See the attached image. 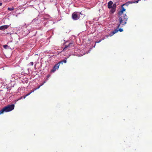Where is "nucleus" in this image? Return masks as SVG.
<instances>
[{
	"instance_id": "f257e3e1",
	"label": "nucleus",
	"mask_w": 152,
	"mask_h": 152,
	"mask_svg": "<svg viewBox=\"0 0 152 152\" xmlns=\"http://www.w3.org/2000/svg\"><path fill=\"white\" fill-rule=\"evenodd\" d=\"M31 29V27L28 24H25L22 27H19L17 28V33L18 34L19 36H25L27 35Z\"/></svg>"
},
{
	"instance_id": "f03ea898",
	"label": "nucleus",
	"mask_w": 152,
	"mask_h": 152,
	"mask_svg": "<svg viewBox=\"0 0 152 152\" xmlns=\"http://www.w3.org/2000/svg\"><path fill=\"white\" fill-rule=\"evenodd\" d=\"M40 16L34 19L32 22L28 24L31 28H35L37 29H42V25H41L40 23L42 22V20L40 19Z\"/></svg>"
},
{
	"instance_id": "7ed1b4c3",
	"label": "nucleus",
	"mask_w": 152,
	"mask_h": 152,
	"mask_svg": "<svg viewBox=\"0 0 152 152\" xmlns=\"http://www.w3.org/2000/svg\"><path fill=\"white\" fill-rule=\"evenodd\" d=\"M118 18L119 22L117 24L118 28H119L121 25L125 26L126 23L128 19V17L125 14H124L122 15H119Z\"/></svg>"
},
{
	"instance_id": "20e7f679",
	"label": "nucleus",
	"mask_w": 152,
	"mask_h": 152,
	"mask_svg": "<svg viewBox=\"0 0 152 152\" xmlns=\"http://www.w3.org/2000/svg\"><path fill=\"white\" fill-rule=\"evenodd\" d=\"M50 18V16L48 15H42L41 16V18L40 19L42 20V27L48 26H46V25L48 23V21H47L46 22H45V20H48Z\"/></svg>"
},
{
	"instance_id": "39448f33",
	"label": "nucleus",
	"mask_w": 152,
	"mask_h": 152,
	"mask_svg": "<svg viewBox=\"0 0 152 152\" xmlns=\"http://www.w3.org/2000/svg\"><path fill=\"white\" fill-rule=\"evenodd\" d=\"M15 107V105L14 104L11 105H9L7 106L4 107V109L5 110V112H10L13 110Z\"/></svg>"
},
{
	"instance_id": "423d86ee",
	"label": "nucleus",
	"mask_w": 152,
	"mask_h": 152,
	"mask_svg": "<svg viewBox=\"0 0 152 152\" xmlns=\"http://www.w3.org/2000/svg\"><path fill=\"white\" fill-rule=\"evenodd\" d=\"M77 14V12H75L72 14V18L74 20H77L80 18L79 16Z\"/></svg>"
},
{
	"instance_id": "0eeeda50",
	"label": "nucleus",
	"mask_w": 152,
	"mask_h": 152,
	"mask_svg": "<svg viewBox=\"0 0 152 152\" xmlns=\"http://www.w3.org/2000/svg\"><path fill=\"white\" fill-rule=\"evenodd\" d=\"M116 7V4H113L112 6V8H110L111 9L110 10V13L112 14L115 11Z\"/></svg>"
},
{
	"instance_id": "6e6552de",
	"label": "nucleus",
	"mask_w": 152,
	"mask_h": 152,
	"mask_svg": "<svg viewBox=\"0 0 152 152\" xmlns=\"http://www.w3.org/2000/svg\"><path fill=\"white\" fill-rule=\"evenodd\" d=\"M60 64L57 63L56 64L53 66V69L51 70V72H54L56 70H58Z\"/></svg>"
},
{
	"instance_id": "1a4fd4ad",
	"label": "nucleus",
	"mask_w": 152,
	"mask_h": 152,
	"mask_svg": "<svg viewBox=\"0 0 152 152\" xmlns=\"http://www.w3.org/2000/svg\"><path fill=\"white\" fill-rule=\"evenodd\" d=\"M118 28H117V29H115L113 31H111L109 35H106V37L107 38L110 36L111 37L113 35L118 31Z\"/></svg>"
},
{
	"instance_id": "9d476101",
	"label": "nucleus",
	"mask_w": 152,
	"mask_h": 152,
	"mask_svg": "<svg viewBox=\"0 0 152 152\" xmlns=\"http://www.w3.org/2000/svg\"><path fill=\"white\" fill-rule=\"evenodd\" d=\"M121 10L118 12V15H123V12L124 11H126V9L124 7L121 6Z\"/></svg>"
},
{
	"instance_id": "9b49d317",
	"label": "nucleus",
	"mask_w": 152,
	"mask_h": 152,
	"mask_svg": "<svg viewBox=\"0 0 152 152\" xmlns=\"http://www.w3.org/2000/svg\"><path fill=\"white\" fill-rule=\"evenodd\" d=\"M9 27V25H4L0 26V30H4L7 29Z\"/></svg>"
},
{
	"instance_id": "f8f14e48",
	"label": "nucleus",
	"mask_w": 152,
	"mask_h": 152,
	"mask_svg": "<svg viewBox=\"0 0 152 152\" xmlns=\"http://www.w3.org/2000/svg\"><path fill=\"white\" fill-rule=\"evenodd\" d=\"M113 4V2L112 1H110L108 3L107 7L109 9H110L112 7V5Z\"/></svg>"
},
{
	"instance_id": "ddd939ff",
	"label": "nucleus",
	"mask_w": 152,
	"mask_h": 152,
	"mask_svg": "<svg viewBox=\"0 0 152 152\" xmlns=\"http://www.w3.org/2000/svg\"><path fill=\"white\" fill-rule=\"evenodd\" d=\"M73 44L72 43H70L68 45H66L65 46L64 48L63 51L64 50H66V49L67 48H68L70 47H72L73 46Z\"/></svg>"
},
{
	"instance_id": "4468645a",
	"label": "nucleus",
	"mask_w": 152,
	"mask_h": 152,
	"mask_svg": "<svg viewBox=\"0 0 152 152\" xmlns=\"http://www.w3.org/2000/svg\"><path fill=\"white\" fill-rule=\"evenodd\" d=\"M129 3H131V4H132V2H126V3H124V4H123L121 6H123V7L124 6H127L129 4Z\"/></svg>"
},
{
	"instance_id": "2eb2a0df",
	"label": "nucleus",
	"mask_w": 152,
	"mask_h": 152,
	"mask_svg": "<svg viewBox=\"0 0 152 152\" xmlns=\"http://www.w3.org/2000/svg\"><path fill=\"white\" fill-rule=\"evenodd\" d=\"M4 112H5V110L4 107L3 109L0 110V115L3 113Z\"/></svg>"
},
{
	"instance_id": "dca6fc26",
	"label": "nucleus",
	"mask_w": 152,
	"mask_h": 152,
	"mask_svg": "<svg viewBox=\"0 0 152 152\" xmlns=\"http://www.w3.org/2000/svg\"><path fill=\"white\" fill-rule=\"evenodd\" d=\"M105 38V37H104L102 39H100L99 41L96 42L95 44L96 43H99L102 40H104Z\"/></svg>"
},
{
	"instance_id": "f3484780",
	"label": "nucleus",
	"mask_w": 152,
	"mask_h": 152,
	"mask_svg": "<svg viewBox=\"0 0 152 152\" xmlns=\"http://www.w3.org/2000/svg\"><path fill=\"white\" fill-rule=\"evenodd\" d=\"M12 78H14V79H17V75H12Z\"/></svg>"
},
{
	"instance_id": "a211bd4d",
	"label": "nucleus",
	"mask_w": 152,
	"mask_h": 152,
	"mask_svg": "<svg viewBox=\"0 0 152 152\" xmlns=\"http://www.w3.org/2000/svg\"><path fill=\"white\" fill-rule=\"evenodd\" d=\"M14 8L12 7V8H10V7H8V10H9V11H12V10H14Z\"/></svg>"
},
{
	"instance_id": "6ab92c4d",
	"label": "nucleus",
	"mask_w": 152,
	"mask_h": 152,
	"mask_svg": "<svg viewBox=\"0 0 152 152\" xmlns=\"http://www.w3.org/2000/svg\"><path fill=\"white\" fill-rule=\"evenodd\" d=\"M8 47L9 46L7 45H3V48L5 49H7Z\"/></svg>"
},
{
	"instance_id": "aec40b11",
	"label": "nucleus",
	"mask_w": 152,
	"mask_h": 152,
	"mask_svg": "<svg viewBox=\"0 0 152 152\" xmlns=\"http://www.w3.org/2000/svg\"><path fill=\"white\" fill-rule=\"evenodd\" d=\"M26 97V96H22L19 99L20 100L22 99H25Z\"/></svg>"
},
{
	"instance_id": "412c9836",
	"label": "nucleus",
	"mask_w": 152,
	"mask_h": 152,
	"mask_svg": "<svg viewBox=\"0 0 152 152\" xmlns=\"http://www.w3.org/2000/svg\"><path fill=\"white\" fill-rule=\"evenodd\" d=\"M66 59L67 58H66L64 60H62L63 62L65 63H66Z\"/></svg>"
},
{
	"instance_id": "4be33fe9",
	"label": "nucleus",
	"mask_w": 152,
	"mask_h": 152,
	"mask_svg": "<svg viewBox=\"0 0 152 152\" xmlns=\"http://www.w3.org/2000/svg\"><path fill=\"white\" fill-rule=\"evenodd\" d=\"M118 31H119L120 32H121L123 31V29L122 28H119L118 29Z\"/></svg>"
},
{
	"instance_id": "5701e85b",
	"label": "nucleus",
	"mask_w": 152,
	"mask_h": 152,
	"mask_svg": "<svg viewBox=\"0 0 152 152\" xmlns=\"http://www.w3.org/2000/svg\"><path fill=\"white\" fill-rule=\"evenodd\" d=\"M63 62L62 61H60L58 63V64H63Z\"/></svg>"
},
{
	"instance_id": "b1692460",
	"label": "nucleus",
	"mask_w": 152,
	"mask_h": 152,
	"mask_svg": "<svg viewBox=\"0 0 152 152\" xmlns=\"http://www.w3.org/2000/svg\"><path fill=\"white\" fill-rule=\"evenodd\" d=\"M33 64H34V63L33 62H31L29 64L30 65H31V66H33Z\"/></svg>"
},
{
	"instance_id": "393cba45",
	"label": "nucleus",
	"mask_w": 152,
	"mask_h": 152,
	"mask_svg": "<svg viewBox=\"0 0 152 152\" xmlns=\"http://www.w3.org/2000/svg\"><path fill=\"white\" fill-rule=\"evenodd\" d=\"M40 86L39 85V86L37 88H35V90H36L39 88L40 87Z\"/></svg>"
},
{
	"instance_id": "a878e982",
	"label": "nucleus",
	"mask_w": 152,
	"mask_h": 152,
	"mask_svg": "<svg viewBox=\"0 0 152 152\" xmlns=\"http://www.w3.org/2000/svg\"><path fill=\"white\" fill-rule=\"evenodd\" d=\"M31 92H30L29 93H28V94H26L25 96L26 97L27 96H28L29 95L31 94Z\"/></svg>"
},
{
	"instance_id": "bb28decb",
	"label": "nucleus",
	"mask_w": 152,
	"mask_h": 152,
	"mask_svg": "<svg viewBox=\"0 0 152 152\" xmlns=\"http://www.w3.org/2000/svg\"><path fill=\"white\" fill-rule=\"evenodd\" d=\"M20 100V99H17V100H15V103H16V102L17 101H18V100Z\"/></svg>"
},
{
	"instance_id": "cd10ccee",
	"label": "nucleus",
	"mask_w": 152,
	"mask_h": 152,
	"mask_svg": "<svg viewBox=\"0 0 152 152\" xmlns=\"http://www.w3.org/2000/svg\"><path fill=\"white\" fill-rule=\"evenodd\" d=\"M35 90H35V89H34L32 90H31V91L30 92H31V93H32V92H34Z\"/></svg>"
},
{
	"instance_id": "c85d7f7f",
	"label": "nucleus",
	"mask_w": 152,
	"mask_h": 152,
	"mask_svg": "<svg viewBox=\"0 0 152 152\" xmlns=\"http://www.w3.org/2000/svg\"><path fill=\"white\" fill-rule=\"evenodd\" d=\"M44 84V83H42L40 86H42Z\"/></svg>"
},
{
	"instance_id": "c756f323",
	"label": "nucleus",
	"mask_w": 152,
	"mask_h": 152,
	"mask_svg": "<svg viewBox=\"0 0 152 152\" xmlns=\"http://www.w3.org/2000/svg\"><path fill=\"white\" fill-rule=\"evenodd\" d=\"M2 4L1 2H0V6H1Z\"/></svg>"
},
{
	"instance_id": "7c9ffc66",
	"label": "nucleus",
	"mask_w": 152,
	"mask_h": 152,
	"mask_svg": "<svg viewBox=\"0 0 152 152\" xmlns=\"http://www.w3.org/2000/svg\"><path fill=\"white\" fill-rule=\"evenodd\" d=\"M46 82V81H45L43 83H44V84Z\"/></svg>"
},
{
	"instance_id": "2f4dec72",
	"label": "nucleus",
	"mask_w": 152,
	"mask_h": 152,
	"mask_svg": "<svg viewBox=\"0 0 152 152\" xmlns=\"http://www.w3.org/2000/svg\"><path fill=\"white\" fill-rule=\"evenodd\" d=\"M47 52H48L47 51H45L44 52V53H46Z\"/></svg>"
},
{
	"instance_id": "473e14b6",
	"label": "nucleus",
	"mask_w": 152,
	"mask_h": 152,
	"mask_svg": "<svg viewBox=\"0 0 152 152\" xmlns=\"http://www.w3.org/2000/svg\"><path fill=\"white\" fill-rule=\"evenodd\" d=\"M50 75H48V77H49Z\"/></svg>"
},
{
	"instance_id": "72a5a7b5",
	"label": "nucleus",
	"mask_w": 152,
	"mask_h": 152,
	"mask_svg": "<svg viewBox=\"0 0 152 152\" xmlns=\"http://www.w3.org/2000/svg\"><path fill=\"white\" fill-rule=\"evenodd\" d=\"M27 81H28L26 80V81H25V82H26V83H27Z\"/></svg>"
},
{
	"instance_id": "f704fd0d",
	"label": "nucleus",
	"mask_w": 152,
	"mask_h": 152,
	"mask_svg": "<svg viewBox=\"0 0 152 152\" xmlns=\"http://www.w3.org/2000/svg\"><path fill=\"white\" fill-rule=\"evenodd\" d=\"M95 44L94 45V46H93V47H95Z\"/></svg>"
}]
</instances>
